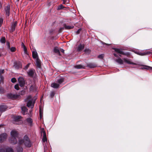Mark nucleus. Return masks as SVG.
Listing matches in <instances>:
<instances>
[{
  "instance_id": "f257e3e1",
  "label": "nucleus",
  "mask_w": 152,
  "mask_h": 152,
  "mask_svg": "<svg viewBox=\"0 0 152 152\" xmlns=\"http://www.w3.org/2000/svg\"><path fill=\"white\" fill-rule=\"evenodd\" d=\"M37 99L36 97H34V99L31 96H29L25 99V101L27 102V106L28 107L33 108L34 107L35 100Z\"/></svg>"
},
{
  "instance_id": "f03ea898",
  "label": "nucleus",
  "mask_w": 152,
  "mask_h": 152,
  "mask_svg": "<svg viewBox=\"0 0 152 152\" xmlns=\"http://www.w3.org/2000/svg\"><path fill=\"white\" fill-rule=\"evenodd\" d=\"M18 133L15 130H12L11 132V137L10 140L11 143L15 144L17 142V138H18Z\"/></svg>"
},
{
  "instance_id": "7ed1b4c3",
  "label": "nucleus",
  "mask_w": 152,
  "mask_h": 152,
  "mask_svg": "<svg viewBox=\"0 0 152 152\" xmlns=\"http://www.w3.org/2000/svg\"><path fill=\"white\" fill-rule=\"evenodd\" d=\"M19 144H20L24 143L25 145L26 146L28 147H30L31 146V144L29 139L26 135L24 136L23 140H19Z\"/></svg>"
},
{
  "instance_id": "20e7f679",
  "label": "nucleus",
  "mask_w": 152,
  "mask_h": 152,
  "mask_svg": "<svg viewBox=\"0 0 152 152\" xmlns=\"http://www.w3.org/2000/svg\"><path fill=\"white\" fill-rule=\"evenodd\" d=\"M7 97L8 98L12 99H19L20 98V96L19 95L13 94L12 93H9L7 94Z\"/></svg>"
},
{
  "instance_id": "39448f33",
  "label": "nucleus",
  "mask_w": 152,
  "mask_h": 152,
  "mask_svg": "<svg viewBox=\"0 0 152 152\" xmlns=\"http://www.w3.org/2000/svg\"><path fill=\"white\" fill-rule=\"evenodd\" d=\"M0 152H14V150L11 147H7L4 149H0Z\"/></svg>"
},
{
  "instance_id": "423d86ee",
  "label": "nucleus",
  "mask_w": 152,
  "mask_h": 152,
  "mask_svg": "<svg viewBox=\"0 0 152 152\" xmlns=\"http://www.w3.org/2000/svg\"><path fill=\"white\" fill-rule=\"evenodd\" d=\"M114 49L115 50V51L116 52L120 54H121L123 55H126V56H128L129 55V54L128 53H125L123 52L122 50L118 49V48H114Z\"/></svg>"
},
{
  "instance_id": "0eeeda50",
  "label": "nucleus",
  "mask_w": 152,
  "mask_h": 152,
  "mask_svg": "<svg viewBox=\"0 0 152 152\" xmlns=\"http://www.w3.org/2000/svg\"><path fill=\"white\" fill-rule=\"evenodd\" d=\"M18 81L19 83L20 86H23L25 84L24 80L23 78L20 77L18 79Z\"/></svg>"
},
{
  "instance_id": "6e6552de",
  "label": "nucleus",
  "mask_w": 152,
  "mask_h": 152,
  "mask_svg": "<svg viewBox=\"0 0 152 152\" xmlns=\"http://www.w3.org/2000/svg\"><path fill=\"white\" fill-rule=\"evenodd\" d=\"M28 75L30 77H32L35 73V70L31 69L27 72Z\"/></svg>"
},
{
  "instance_id": "1a4fd4ad",
  "label": "nucleus",
  "mask_w": 152,
  "mask_h": 152,
  "mask_svg": "<svg viewBox=\"0 0 152 152\" xmlns=\"http://www.w3.org/2000/svg\"><path fill=\"white\" fill-rule=\"evenodd\" d=\"M123 60L125 62L127 63L128 64H132L135 65H137V63H134L132 62L130 59H128L127 58H124L123 59Z\"/></svg>"
},
{
  "instance_id": "9d476101",
  "label": "nucleus",
  "mask_w": 152,
  "mask_h": 152,
  "mask_svg": "<svg viewBox=\"0 0 152 152\" xmlns=\"http://www.w3.org/2000/svg\"><path fill=\"white\" fill-rule=\"evenodd\" d=\"M135 53L141 56L145 55L148 54H150L151 53L149 51H145L143 53H141L140 52H136Z\"/></svg>"
},
{
  "instance_id": "9b49d317",
  "label": "nucleus",
  "mask_w": 152,
  "mask_h": 152,
  "mask_svg": "<svg viewBox=\"0 0 152 152\" xmlns=\"http://www.w3.org/2000/svg\"><path fill=\"white\" fill-rule=\"evenodd\" d=\"M5 10L6 15L9 16L10 14V6L9 5H7L5 8Z\"/></svg>"
},
{
  "instance_id": "f8f14e48",
  "label": "nucleus",
  "mask_w": 152,
  "mask_h": 152,
  "mask_svg": "<svg viewBox=\"0 0 152 152\" xmlns=\"http://www.w3.org/2000/svg\"><path fill=\"white\" fill-rule=\"evenodd\" d=\"M7 137L6 133H3L0 135V142H2L7 138Z\"/></svg>"
},
{
  "instance_id": "ddd939ff",
  "label": "nucleus",
  "mask_w": 152,
  "mask_h": 152,
  "mask_svg": "<svg viewBox=\"0 0 152 152\" xmlns=\"http://www.w3.org/2000/svg\"><path fill=\"white\" fill-rule=\"evenodd\" d=\"M7 109V107L5 105H0V113H2L5 111Z\"/></svg>"
},
{
  "instance_id": "4468645a",
  "label": "nucleus",
  "mask_w": 152,
  "mask_h": 152,
  "mask_svg": "<svg viewBox=\"0 0 152 152\" xmlns=\"http://www.w3.org/2000/svg\"><path fill=\"white\" fill-rule=\"evenodd\" d=\"M140 66H142V67L140 68V69H146L152 70V67H151V66H148L143 65H140Z\"/></svg>"
},
{
  "instance_id": "2eb2a0df",
  "label": "nucleus",
  "mask_w": 152,
  "mask_h": 152,
  "mask_svg": "<svg viewBox=\"0 0 152 152\" xmlns=\"http://www.w3.org/2000/svg\"><path fill=\"white\" fill-rule=\"evenodd\" d=\"M84 45L80 44L79 45L77 48V50L78 51H80L84 49Z\"/></svg>"
},
{
  "instance_id": "dca6fc26",
  "label": "nucleus",
  "mask_w": 152,
  "mask_h": 152,
  "mask_svg": "<svg viewBox=\"0 0 152 152\" xmlns=\"http://www.w3.org/2000/svg\"><path fill=\"white\" fill-rule=\"evenodd\" d=\"M17 25V22H15L13 23L11 26V31H15Z\"/></svg>"
},
{
  "instance_id": "f3484780",
  "label": "nucleus",
  "mask_w": 152,
  "mask_h": 152,
  "mask_svg": "<svg viewBox=\"0 0 152 152\" xmlns=\"http://www.w3.org/2000/svg\"><path fill=\"white\" fill-rule=\"evenodd\" d=\"M53 51L56 53L58 54L59 56L61 55L60 52V49L57 47H55L53 49Z\"/></svg>"
},
{
  "instance_id": "a211bd4d",
  "label": "nucleus",
  "mask_w": 152,
  "mask_h": 152,
  "mask_svg": "<svg viewBox=\"0 0 152 152\" xmlns=\"http://www.w3.org/2000/svg\"><path fill=\"white\" fill-rule=\"evenodd\" d=\"M88 67L91 68H94L96 67L97 65L94 63H91L87 64Z\"/></svg>"
},
{
  "instance_id": "6ab92c4d",
  "label": "nucleus",
  "mask_w": 152,
  "mask_h": 152,
  "mask_svg": "<svg viewBox=\"0 0 152 152\" xmlns=\"http://www.w3.org/2000/svg\"><path fill=\"white\" fill-rule=\"evenodd\" d=\"M115 61L120 64H122L124 63L123 61L120 58H118L115 60Z\"/></svg>"
},
{
  "instance_id": "aec40b11",
  "label": "nucleus",
  "mask_w": 152,
  "mask_h": 152,
  "mask_svg": "<svg viewBox=\"0 0 152 152\" xmlns=\"http://www.w3.org/2000/svg\"><path fill=\"white\" fill-rule=\"evenodd\" d=\"M73 28V26H67L66 25H65L64 26V27L63 28H61L60 29V31H61L64 28H65V29H69L72 28Z\"/></svg>"
},
{
  "instance_id": "412c9836",
  "label": "nucleus",
  "mask_w": 152,
  "mask_h": 152,
  "mask_svg": "<svg viewBox=\"0 0 152 152\" xmlns=\"http://www.w3.org/2000/svg\"><path fill=\"white\" fill-rule=\"evenodd\" d=\"M32 56L34 58H35L36 59L38 58V55L36 51H34L32 52Z\"/></svg>"
},
{
  "instance_id": "4be33fe9",
  "label": "nucleus",
  "mask_w": 152,
  "mask_h": 152,
  "mask_svg": "<svg viewBox=\"0 0 152 152\" xmlns=\"http://www.w3.org/2000/svg\"><path fill=\"white\" fill-rule=\"evenodd\" d=\"M36 65L38 68L41 67V62L40 60L38 58L36 59Z\"/></svg>"
},
{
  "instance_id": "5701e85b",
  "label": "nucleus",
  "mask_w": 152,
  "mask_h": 152,
  "mask_svg": "<svg viewBox=\"0 0 152 152\" xmlns=\"http://www.w3.org/2000/svg\"><path fill=\"white\" fill-rule=\"evenodd\" d=\"M59 86V84H58L56 83H52L51 85V86L55 88H58Z\"/></svg>"
},
{
  "instance_id": "b1692460",
  "label": "nucleus",
  "mask_w": 152,
  "mask_h": 152,
  "mask_svg": "<svg viewBox=\"0 0 152 152\" xmlns=\"http://www.w3.org/2000/svg\"><path fill=\"white\" fill-rule=\"evenodd\" d=\"M21 110L23 111V114H25L27 112L28 110L26 107H22L21 108Z\"/></svg>"
},
{
  "instance_id": "393cba45",
  "label": "nucleus",
  "mask_w": 152,
  "mask_h": 152,
  "mask_svg": "<svg viewBox=\"0 0 152 152\" xmlns=\"http://www.w3.org/2000/svg\"><path fill=\"white\" fill-rule=\"evenodd\" d=\"M43 136L42 141L43 142H45L47 141L46 135L45 132V131H43Z\"/></svg>"
},
{
  "instance_id": "a878e982",
  "label": "nucleus",
  "mask_w": 152,
  "mask_h": 152,
  "mask_svg": "<svg viewBox=\"0 0 152 152\" xmlns=\"http://www.w3.org/2000/svg\"><path fill=\"white\" fill-rule=\"evenodd\" d=\"M26 121L29 125L30 126L32 125L33 121L32 119L31 118H27Z\"/></svg>"
},
{
  "instance_id": "bb28decb",
  "label": "nucleus",
  "mask_w": 152,
  "mask_h": 152,
  "mask_svg": "<svg viewBox=\"0 0 152 152\" xmlns=\"http://www.w3.org/2000/svg\"><path fill=\"white\" fill-rule=\"evenodd\" d=\"M1 42L2 43H5L6 42L5 38L4 37H3L1 38L0 40Z\"/></svg>"
},
{
  "instance_id": "cd10ccee",
  "label": "nucleus",
  "mask_w": 152,
  "mask_h": 152,
  "mask_svg": "<svg viewBox=\"0 0 152 152\" xmlns=\"http://www.w3.org/2000/svg\"><path fill=\"white\" fill-rule=\"evenodd\" d=\"M64 81V79L63 78H60L58 79L57 81V82L59 84H61V83Z\"/></svg>"
},
{
  "instance_id": "c85d7f7f",
  "label": "nucleus",
  "mask_w": 152,
  "mask_h": 152,
  "mask_svg": "<svg viewBox=\"0 0 152 152\" xmlns=\"http://www.w3.org/2000/svg\"><path fill=\"white\" fill-rule=\"evenodd\" d=\"M23 149L21 147H19L17 148L18 152H22Z\"/></svg>"
},
{
  "instance_id": "c756f323",
  "label": "nucleus",
  "mask_w": 152,
  "mask_h": 152,
  "mask_svg": "<svg viewBox=\"0 0 152 152\" xmlns=\"http://www.w3.org/2000/svg\"><path fill=\"white\" fill-rule=\"evenodd\" d=\"M39 114L40 118H41L42 117L43 113L42 112L41 109L40 108H39Z\"/></svg>"
},
{
  "instance_id": "7c9ffc66",
  "label": "nucleus",
  "mask_w": 152,
  "mask_h": 152,
  "mask_svg": "<svg viewBox=\"0 0 152 152\" xmlns=\"http://www.w3.org/2000/svg\"><path fill=\"white\" fill-rule=\"evenodd\" d=\"M21 118V116H16L15 117V121H18Z\"/></svg>"
},
{
  "instance_id": "2f4dec72",
  "label": "nucleus",
  "mask_w": 152,
  "mask_h": 152,
  "mask_svg": "<svg viewBox=\"0 0 152 152\" xmlns=\"http://www.w3.org/2000/svg\"><path fill=\"white\" fill-rule=\"evenodd\" d=\"M84 51L85 53L87 54H88L90 53L91 51V50L88 49H86Z\"/></svg>"
},
{
  "instance_id": "473e14b6",
  "label": "nucleus",
  "mask_w": 152,
  "mask_h": 152,
  "mask_svg": "<svg viewBox=\"0 0 152 152\" xmlns=\"http://www.w3.org/2000/svg\"><path fill=\"white\" fill-rule=\"evenodd\" d=\"M75 67L77 69H80L81 68H83V67L81 65H79L75 66Z\"/></svg>"
},
{
  "instance_id": "72a5a7b5",
  "label": "nucleus",
  "mask_w": 152,
  "mask_h": 152,
  "mask_svg": "<svg viewBox=\"0 0 152 152\" xmlns=\"http://www.w3.org/2000/svg\"><path fill=\"white\" fill-rule=\"evenodd\" d=\"M64 7L61 4L57 8L58 10H60L61 9H62Z\"/></svg>"
},
{
  "instance_id": "f704fd0d",
  "label": "nucleus",
  "mask_w": 152,
  "mask_h": 152,
  "mask_svg": "<svg viewBox=\"0 0 152 152\" xmlns=\"http://www.w3.org/2000/svg\"><path fill=\"white\" fill-rule=\"evenodd\" d=\"M10 49L12 52H14L16 50L15 48L14 47H12Z\"/></svg>"
},
{
  "instance_id": "c9c22d12",
  "label": "nucleus",
  "mask_w": 152,
  "mask_h": 152,
  "mask_svg": "<svg viewBox=\"0 0 152 152\" xmlns=\"http://www.w3.org/2000/svg\"><path fill=\"white\" fill-rule=\"evenodd\" d=\"M4 89L0 87V93H4Z\"/></svg>"
},
{
  "instance_id": "e433bc0d",
  "label": "nucleus",
  "mask_w": 152,
  "mask_h": 152,
  "mask_svg": "<svg viewBox=\"0 0 152 152\" xmlns=\"http://www.w3.org/2000/svg\"><path fill=\"white\" fill-rule=\"evenodd\" d=\"M104 56V54H101V55H99L98 56V58H99L102 59V58H103Z\"/></svg>"
},
{
  "instance_id": "4c0bfd02",
  "label": "nucleus",
  "mask_w": 152,
  "mask_h": 152,
  "mask_svg": "<svg viewBox=\"0 0 152 152\" xmlns=\"http://www.w3.org/2000/svg\"><path fill=\"white\" fill-rule=\"evenodd\" d=\"M11 81L13 83H14L16 81V80L15 78H13L11 79Z\"/></svg>"
},
{
  "instance_id": "58836bf2",
  "label": "nucleus",
  "mask_w": 152,
  "mask_h": 152,
  "mask_svg": "<svg viewBox=\"0 0 152 152\" xmlns=\"http://www.w3.org/2000/svg\"><path fill=\"white\" fill-rule=\"evenodd\" d=\"M15 89L17 90H18L19 89V86L18 84L15 85Z\"/></svg>"
},
{
  "instance_id": "ea45409f",
  "label": "nucleus",
  "mask_w": 152,
  "mask_h": 152,
  "mask_svg": "<svg viewBox=\"0 0 152 152\" xmlns=\"http://www.w3.org/2000/svg\"><path fill=\"white\" fill-rule=\"evenodd\" d=\"M3 22V19L2 18H0V27L1 26Z\"/></svg>"
},
{
  "instance_id": "a19ab883",
  "label": "nucleus",
  "mask_w": 152,
  "mask_h": 152,
  "mask_svg": "<svg viewBox=\"0 0 152 152\" xmlns=\"http://www.w3.org/2000/svg\"><path fill=\"white\" fill-rule=\"evenodd\" d=\"M23 49L24 53H25L26 54H27V51L26 48H23Z\"/></svg>"
},
{
  "instance_id": "79ce46f5",
  "label": "nucleus",
  "mask_w": 152,
  "mask_h": 152,
  "mask_svg": "<svg viewBox=\"0 0 152 152\" xmlns=\"http://www.w3.org/2000/svg\"><path fill=\"white\" fill-rule=\"evenodd\" d=\"M6 44H7V46L8 48L9 49L10 48V42H7Z\"/></svg>"
},
{
  "instance_id": "37998d69",
  "label": "nucleus",
  "mask_w": 152,
  "mask_h": 152,
  "mask_svg": "<svg viewBox=\"0 0 152 152\" xmlns=\"http://www.w3.org/2000/svg\"><path fill=\"white\" fill-rule=\"evenodd\" d=\"M54 94L55 93L53 92H52L50 94V96L51 97H53L54 96Z\"/></svg>"
},
{
  "instance_id": "c03bdc74",
  "label": "nucleus",
  "mask_w": 152,
  "mask_h": 152,
  "mask_svg": "<svg viewBox=\"0 0 152 152\" xmlns=\"http://www.w3.org/2000/svg\"><path fill=\"white\" fill-rule=\"evenodd\" d=\"M81 29H80V28L79 29H78V30L76 31V34H79L80 33V31H81Z\"/></svg>"
},
{
  "instance_id": "a18cd8bd",
  "label": "nucleus",
  "mask_w": 152,
  "mask_h": 152,
  "mask_svg": "<svg viewBox=\"0 0 152 152\" xmlns=\"http://www.w3.org/2000/svg\"><path fill=\"white\" fill-rule=\"evenodd\" d=\"M20 94L21 95H23L25 94V91H21Z\"/></svg>"
},
{
  "instance_id": "49530a36",
  "label": "nucleus",
  "mask_w": 152,
  "mask_h": 152,
  "mask_svg": "<svg viewBox=\"0 0 152 152\" xmlns=\"http://www.w3.org/2000/svg\"><path fill=\"white\" fill-rule=\"evenodd\" d=\"M60 51L61 52L63 53H64V50L63 49L61 48L60 49Z\"/></svg>"
},
{
  "instance_id": "de8ad7c7",
  "label": "nucleus",
  "mask_w": 152,
  "mask_h": 152,
  "mask_svg": "<svg viewBox=\"0 0 152 152\" xmlns=\"http://www.w3.org/2000/svg\"><path fill=\"white\" fill-rule=\"evenodd\" d=\"M21 46L22 48H26V46L24 45V43H22L21 44Z\"/></svg>"
},
{
  "instance_id": "09e8293b",
  "label": "nucleus",
  "mask_w": 152,
  "mask_h": 152,
  "mask_svg": "<svg viewBox=\"0 0 152 152\" xmlns=\"http://www.w3.org/2000/svg\"><path fill=\"white\" fill-rule=\"evenodd\" d=\"M21 46L22 48H26V46L24 45V43H22L21 44Z\"/></svg>"
},
{
  "instance_id": "8fccbe9b",
  "label": "nucleus",
  "mask_w": 152,
  "mask_h": 152,
  "mask_svg": "<svg viewBox=\"0 0 152 152\" xmlns=\"http://www.w3.org/2000/svg\"><path fill=\"white\" fill-rule=\"evenodd\" d=\"M30 64H28L25 67V68L26 69H27L29 67V65H30Z\"/></svg>"
},
{
  "instance_id": "3c124183",
  "label": "nucleus",
  "mask_w": 152,
  "mask_h": 152,
  "mask_svg": "<svg viewBox=\"0 0 152 152\" xmlns=\"http://www.w3.org/2000/svg\"><path fill=\"white\" fill-rule=\"evenodd\" d=\"M4 69H3L0 71V74L3 73L4 72Z\"/></svg>"
},
{
  "instance_id": "603ef678",
  "label": "nucleus",
  "mask_w": 152,
  "mask_h": 152,
  "mask_svg": "<svg viewBox=\"0 0 152 152\" xmlns=\"http://www.w3.org/2000/svg\"><path fill=\"white\" fill-rule=\"evenodd\" d=\"M3 79V77H0V84H1V82L2 80Z\"/></svg>"
},
{
  "instance_id": "864d4df0",
  "label": "nucleus",
  "mask_w": 152,
  "mask_h": 152,
  "mask_svg": "<svg viewBox=\"0 0 152 152\" xmlns=\"http://www.w3.org/2000/svg\"><path fill=\"white\" fill-rule=\"evenodd\" d=\"M114 54V56H115V57H118V55H116V54H115V53H114V54Z\"/></svg>"
},
{
  "instance_id": "5fc2aeb1",
  "label": "nucleus",
  "mask_w": 152,
  "mask_h": 152,
  "mask_svg": "<svg viewBox=\"0 0 152 152\" xmlns=\"http://www.w3.org/2000/svg\"><path fill=\"white\" fill-rule=\"evenodd\" d=\"M104 44L105 45H109V44H106V43H104Z\"/></svg>"
},
{
  "instance_id": "6e6d98bb",
  "label": "nucleus",
  "mask_w": 152,
  "mask_h": 152,
  "mask_svg": "<svg viewBox=\"0 0 152 152\" xmlns=\"http://www.w3.org/2000/svg\"><path fill=\"white\" fill-rule=\"evenodd\" d=\"M2 126V125H0V127L1 126Z\"/></svg>"
},
{
  "instance_id": "4d7b16f0",
  "label": "nucleus",
  "mask_w": 152,
  "mask_h": 152,
  "mask_svg": "<svg viewBox=\"0 0 152 152\" xmlns=\"http://www.w3.org/2000/svg\"><path fill=\"white\" fill-rule=\"evenodd\" d=\"M19 0H17V1H18Z\"/></svg>"
},
{
  "instance_id": "13d9d810",
  "label": "nucleus",
  "mask_w": 152,
  "mask_h": 152,
  "mask_svg": "<svg viewBox=\"0 0 152 152\" xmlns=\"http://www.w3.org/2000/svg\"><path fill=\"white\" fill-rule=\"evenodd\" d=\"M119 56H121V55H120Z\"/></svg>"
},
{
  "instance_id": "bf43d9fd",
  "label": "nucleus",
  "mask_w": 152,
  "mask_h": 152,
  "mask_svg": "<svg viewBox=\"0 0 152 152\" xmlns=\"http://www.w3.org/2000/svg\"><path fill=\"white\" fill-rule=\"evenodd\" d=\"M1 56V54H0V56Z\"/></svg>"
}]
</instances>
